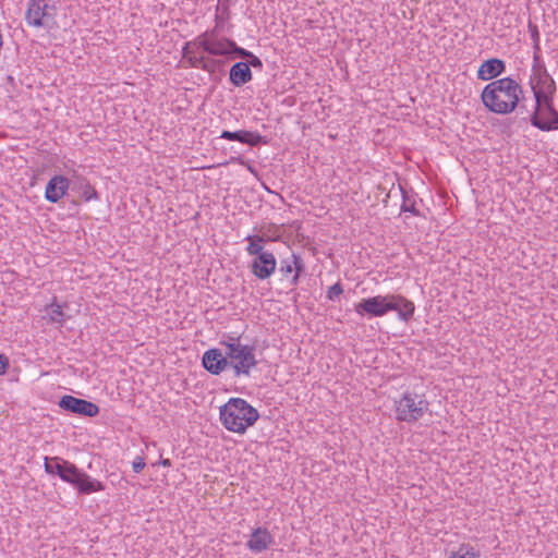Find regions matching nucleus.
<instances>
[{
	"label": "nucleus",
	"mask_w": 558,
	"mask_h": 558,
	"mask_svg": "<svg viewBox=\"0 0 558 558\" xmlns=\"http://www.w3.org/2000/svg\"><path fill=\"white\" fill-rule=\"evenodd\" d=\"M523 98L522 86L510 76L490 82L481 94V100L485 108L496 114L513 112Z\"/></svg>",
	"instance_id": "obj_1"
},
{
	"label": "nucleus",
	"mask_w": 558,
	"mask_h": 558,
	"mask_svg": "<svg viewBox=\"0 0 558 558\" xmlns=\"http://www.w3.org/2000/svg\"><path fill=\"white\" fill-rule=\"evenodd\" d=\"M258 417V411L242 398H231L220 407V421L225 428L233 433L244 434Z\"/></svg>",
	"instance_id": "obj_2"
},
{
	"label": "nucleus",
	"mask_w": 558,
	"mask_h": 558,
	"mask_svg": "<svg viewBox=\"0 0 558 558\" xmlns=\"http://www.w3.org/2000/svg\"><path fill=\"white\" fill-rule=\"evenodd\" d=\"M245 240L248 242L247 254L254 256L250 265L252 274L259 280L268 279L276 270L277 259L271 252L264 248L265 235H247Z\"/></svg>",
	"instance_id": "obj_3"
},
{
	"label": "nucleus",
	"mask_w": 558,
	"mask_h": 558,
	"mask_svg": "<svg viewBox=\"0 0 558 558\" xmlns=\"http://www.w3.org/2000/svg\"><path fill=\"white\" fill-rule=\"evenodd\" d=\"M429 402L422 395L412 391H405L401 398L396 401V420L412 424L421 420L428 411Z\"/></svg>",
	"instance_id": "obj_4"
},
{
	"label": "nucleus",
	"mask_w": 558,
	"mask_h": 558,
	"mask_svg": "<svg viewBox=\"0 0 558 558\" xmlns=\"http://www.w3.org/2000/svg\"><path fill=\"white\" fill-rule=\"evenodd\" d=\"M536 96L535 109L530 117L531 124L543 131L558 130V110L554 106V97Z\"/></svg>",
	"instance_id": "obj_5"
},
{
	"label": "nucleus",
	"mask_w": 558,
	"mask_h": 558,
	"mask_svg": "<svg viewBox=\"0 0 558 558\" xmlns=\"http://www.w3.org/2000/svg\"><path fill=\"white\" fill-rule=\"evenodd\" d=\"M60 478L74 486L78 494L82 495H89L105 489L101 482L90 477L87 473L83 472L74 463H71L68 460L63 464V471Z\"/></svg>",
	"instance_id": "obj_6"
},
{
	"label": "nucleus",
	"mask_w": 558,
	"mask_h": 558,
	"mask_svg": "<svg viewBox=\"0 0 558 558\" xmlns=\"http://www.w3.org/2000/svg\"><path fill=\"white\" fill-rule=\"evenodd\" d=\"M228 357L229 367L232 368L235 377L250 376L251 369L258 364L254 344L243 343L238 348L231 347Z\"/></svg>",
	"instance_id": "obj_7"
},
{
	"label": "nucleus",
	"mask_w": 558,
	"mask_h": 558,
	"mask_svg": "<svg viewBox=\"0 0 558 558\" xmlns=\"http://www.w3.org/2000/svg\"><path fill=\"white\" fill-rule=\"evenodd\" d=\"M56 7L46 0H29L25 13L26 22L35 27H51L54 24Z\"/></svg>",
	"instance_id": "obj_8"
},
{
	"label": "nucleus",
	"mask_w": 558,
	"mask_h": 558,
	"mask_svg": "<svg viewBox=\"0 0 558 558\" xmlns=\"http://www.w3.org/2000/svg\"><path fill=\"white\" fill-rule=\"evenodd\" d=\"M232 39L227 37L218 38L214 33H203L194 39L197 48L213 57H226L229 59Z\"/></svg>",
	"instance_id": "obj_9"
},
{
	"label": "nucleus",
	"mask_w": 558,
	"mask_h": 558,
	"mask_svg": "<svg viewBox=\"0 0 558 558\" xmlns=\"http://www.w3.org/2000/svg\"><path fill=\"white\" fill-rule=\"evenodd\" d=\"M391 308L393 304L390 302V294L365 298L354 306L359 315L368 317H381L391 312Z\"/></svg>",
	"instance_id": "obj_10"
},
{
	"label": "nucleus",
	"mask_w": 558,
	"mask_h": 558,
	"mask_svg": "<svg viewBox=\"0 0 558 558\" xmlns=\"http://www.w3.org/2000/svg\"><path fill=\"white\" fill-rule=\"evenodd\" d=\"M530 85L533 92L534 98L554 97L557 90L554 78L547 72L546 66H532V74L530 76Z\"/></svg>",
	"instance_id": "obj_11"
},
{
	"label": "nucleus",
	"mask_w": 558,
	"mask_h": 558,
	"mask_svg": "<svg viewBox=\"0 0 558 558\" xmlns=\"http://www.w3.org/2000/svg\"><path fill=\"white\" fill-rule=\"evenodd\" d=\"M58 405L66 412L86 417H94L99 413V407L96 403L71 395L62 396Z\"/></svg>",
	"instance_id": "obj_12"
},
{
	"label": "nucleus",
	"mask_w": 558,
	"mask_h": 558,
	"mask_svg": "<svg viewBox=\"0 0 558 558\" xmlns=\"http://www.w3.org/2000/svg\"><path fill=\"white\" fill-rule=\"evenodd\" d=\"M228 352L225 354L220 349L211 348L203 354L202 365L213 375H220L229 366Z\"/></svg>",
	"instance_id": "obj_13"
},
{
	"label": "nucleus",
	"mask_w": 558,
	"mask_h": 558,
	"mask_svg": "<svg viewBox=\"0 0 558 558\" xmlns=\"http://www.w3.org/2000/svg\"><path fill=\"white\" fill-rule=\"evenodd\" d=\"M220 137L228 141H236L251 147L268 144V138L266 136L247 130H238L234 132L223 130Z\"/></svg>",
	"instance_id": "obj_14"
},
{
	"label": "nucleus",
	"mask_w": 558,
	"mask_h": 558,
	"mask_svg": "<svg viewBox=\"0 0 558 558\" xmlns=\"http://www.w3.org/2000/svg\"><path fill=\"white\" fill-rule=\"evenodd\" d=\"M274 542L270 532L266 527L259 526L253 530L246 546L252 553L260 554L267 550Z\"/></svg>",
	"instance_id": "obj_15"
},
{
	"label": "nucleus",
	"mask_w": 558,
	"mask_h": 558,
	"mask_svg": "<svg viewBox=\"0 0 558 558\" xmlns=\"http://www.w3.org/2000/svg\"><path fill=\"white\" fill-rule=\"evenodd\" d=\"M70 187V181L64 175L52 177L45 191V197L50 203H58L66 193Z\"/></svg>",
	"instance_id": "obj_16"
},
{
	"label": "nucleus",
	"mask_w": 558,
	"mask_h": 558,
	"mask_svg": "<svg viewBox=\"0 0 558 558\" xmlns=\"http://www.w3.org/2000/svg\"><path fill=\"white\" fill-rule=\"evenodd\" d=\"M506 72V63L498 58L485 60L477 70V78L481 81L494 80Z\"/></svg>",
	"instance_id": "obj_17"
},
{
	"label": "nucleus",
	"mask_w": 558,
	"mask_h": 558,
	"mask_svg": "<svg viewBox=\"0 0 558 558\" xmlns=\"http://www.w3.org/2000/svg\"><path fill=\"white\" fill-rule=\"evenodd\" d=\"M304 270V263L299 255L294 253L290 258H283L280 262L279 271L284 276H290L293 271L294 275L290 279V284L295 287L299 283L300 275Z\"/></svg>",
	"instance_id": "obj_18"
},
{
	"label": "nucleus",
	"mask_w": 558,
	"mask_h": 558,
	"mask_svg": "<svg viewBox=\"0 0 558 558\" xmlns=\"http://www.w3.org/2000/svg\"><path fill=\"white\" fill-rule=\"evenodd\" d=\"M253 78L250 64L244 61L235 62L229 70V81L235 87H241Z\"/></svg>",
	"instance_id": "obj_19"
},
{
	"label": "nucleus",
	"mask_w": 558,
	"mask_h": 558,
	"mask_svg": "<svg viewBox=\"0 0 558 558\" xmlns=\"http://www.w3.org/2000/svg\"><path fill=\"white\" fill-rule=\"evenodd\" d=\"M390 302L393 304L391 312H397L399 319L409 322L414 314L415 305L401 294H390Z\"/></svg>",
	"instance_id": "obj_20"
},
{
	"label": "nucleus",
	"mask_w": 558,
	"mask_h": 558,
	"mask_svg": "<svg viewBox=\"0 0 558 558\" xmlns=\"http://www.w3.org/2000/svg\"><path fill=\"white\" fill-rule=\"evenodd\" d=\"M72 190L76 191L85 202L98 199L99 197L97 191L89 183V181L82 177L76 179V181L73 183Z\"/></svg>",
	"instance_id": "obj_21"
},
{
	"label": "nucleus",
	"mask_w": 558,
	"mask_h": 558,
	"mask_svg": "<svg viewBox=\"0 0 558 558\" xmlns=\"http://www.w3.org/2000/svg\"><path fill=\"white\" fill-rule=\"evenodd\" d=\"M66 462V460L60 458V457H46L44 462V468L46 473L51 475H58L61 476V473L63 471V464Z\"/></svg>",
	"instance_id": "obj_22"
},
{
	"label": "nucleus",
	"mask_w": 558,
	"mask_h": 558,
	"mask_svg": "<svg viewBox=\"0 0 558 558\" xmlns=\"http://www.w3.org/2000/svg\"><path fill=\"white\" fill-rule=\"evenodd\" d=\"M400 192L402 194V205H401V211L403 213H411L413 216H421L420 210L416 208L415 198L413 196H410L405 190L402 189V186H399Z\"/></svg>",
	"instance_id": "obj_23"
},
{
	"label": "nucleus",
	"mask_w": 558,
	"mask_h": 558,
	"mask_svg": "<svg viewBox=\"0 0 558 558\" xmlns=\"http://www.w3.org/2000/svg\"><path fill=\"white\" fill-rule=\"evenodd\" d=\"M228 45L230 46L229 60H233L235 58L247 60L248 57H251L252 51L238 46V44L234 40H232L231 44Z\"/></svg>",
	"instance_id": "obj_24"
},
{
	"label": "nucleus",
	"mask_w": 558,
	"mask_h": 558,
	"mask_svg": "<svg viewBox=\"0 0 558 558\" xmlns=\"http://www.w3.org/2000/svg\"><path fill=\"white\" fill-rule=\"evenodd\" d=\"M478 554L469 544H462L459 549L450 555L449 558H477Z\"/></svg>",
	"instance_id": "obj_25"
},
{
	"label": "nucleus",
	"mask_w": 558,
	"mask_h": 558,
	"mask_svg": "<svg viewBox=\"0 0 558 558\" xmlns=\"http://www.w3.org/2000/svg\"><path fill=\"white\" fill-rule=\"evenodd\" d=\"M48 314L50 316V320L53 323H58L59 325H63L64 323V313L61 306L57 303H52L48 307Z\"/></svg>",
	"instance_id": "obj_26"
},
{
	"label": "nucleus",
	"mask_w": 558,
	"mask_h": 558,
	"mask_svg": "<svg viewBox=\"0 0 558 558\" xmlns=\"http://www.w3.org/2000/svg\"><path fill=\"white\" fill-rule=\"evenodd\" d=\"M222 345L226 347V352H230L231 351V347H240L242 345V337L241 336H235V335H226L223 337V340L220 342Z\"/></svg>",
	"instance_id": "obj_27"
},
{
	"label": "nucleus",
	"mask_w": 558,
	"mask_h": 558,
	"mask_svg": "<svg viewBox=\"0 0 558 558\" xmlns=\"http://www.w3.org/2000/svg\"><path fill=\"white\" fill-rule=\"evenodd\" d=\"M220 64H222L221 60L203 57V63L201 64V69L206 72L213 73L215 72L216 68Z\"/></svg>",
	"instance_id": "obj_28"
},
{
	"label": "nucleus",
	"mask_w": 558,
	"mask_h": 558,
	"mask_svg": "<svg viewBox=\"0 0 558 558\" xmlns=\"http://www.w3.org/2000/svg\"><path fill=\"white\" fill-rule=\"evenodd\" d=\"M343 293V288L340 282H336L333 286L329 287L326 298L329 301H336Z\"/></svg>",
	"instance_id": "obj_29"
},
{
	"label": "nucleus",
	"mask_w": 558,
	"mask_h": 558,
	"mask_svg": "<svg viewBox=\"0 0 558 558\" xmlns=\"http://www.w3.org/2000/svg\"><path fill=\"white\" fill-rule=\"evenodd\" d=\"M245 62L250 64V68L252 66V68L258 69V70L263 69V61L257 56H255L253 52L251 53V57H248V59Z\"/></svg>",
	"instance_id": "obj_30"
},
{
	"label": "nucleus",
	"mask_w": 558,
	"mask_h": 558,
	"mask_svg": "<svg viewBox=\"0 0 558 558\" xmlns=\"http://www.w3.org/2000/svg\"><path fill=\"white\" fill-rule=\"evenodd\" d=\"M527 28H529V33H530L532 41H539V32H538L537 25L530 21L527 24Z\"/></svg>",
	"instance_id": "obj_31"
},
{
	"label": "nucleus",
	"mask_w": 558,
	"mask_h": 558,
	"mask_svg": "<svg viewBox=\"0 0 558 558\" xmlns=\"http://www.w3.org/2000/svg\"><path fill=\"white\" fill-rule=\"evenodd\" d=\"M145 465L144 459L142 457H136L132 463V469L135 473H141Z\"/></svg>",
	"instance_id": "obj_32"
},
{
	"label": "nucleus",
	"mask_w": 558,
	"mask_h": 558,
	"mask_svg": "<svg viewBox=\"0 0 558 558\" xmlns=\"http://www.w3.org/2000/svg\"><path fill=\"white\" fill-rule=\"evenodd\" d=\"M186 60L191 66L201 69V64L203 63V56L198 57V56L190 54L186 58Z\"/></svg>",
	"instance_id": "obj_33"
},
{
	"label": "nucleus",
	"mask_w": 558,
	"mask_h": 558,
	"mask_svg": "<svg viewBox=\"0 0 558 558\" xmlns=\"http://www.w3.org/2000/svg\"><path fill=\"white\" fill-rule=\"evenodd\" d=\"M218 5H217V10H221L222 11V14H226L227 17L229 16L230 14V3H231V0H218Z\"/></svg>",
	"instance_id": "obj_34"
},
{
	"label": "nucleus",
	"mask_w": 558,
	"mask_h": 558,
	"mask_svg": "<svg viewBox=\"0 0 558 558\" xmlns=\"http://www.w3.org/2000/svg\"><path fill=\"white\" fill-rule=\"evenodd\" d=\"M9 367V359L4 354H0V375L4 374Z\"/></svg>",
	"instance_id": "obj_35"
},
{
	"label": "nucleus",
	"mask_w": 558,
	"mask_h": 558,
	"mask_svg": "<svg viewBox=\"0 0 558 558\" xmlns=\"http://www.w3.org/2000/svg\"><path fill=\"white\" fill-rule=\"evenodd\" d=\"M191 46H196L194 44V40L193 41H187L184 44L183 46V49H182V52H183V57L186 59L190 54H192V51H191Z\"/></svg>",
	"instance_id": "obj_36"
},
{
	"label": "nucleus",
	"mask_w": 558,
	"mask_h": 558,
	"mask_svg": "<svg viewBox=\"0 0 558 558\" xmlns=\"http://www.w3.org/2000/svg\"><path fill=\"white\" fill-rule=\"evenodd\" d=\"M545 66V64L542 62L541 53L539 54H533V65L532 66Z\"/></svg>",
	"instance_id": "obj_37"
},
{
	"label": "nucleus",
	"mask_w": 558,
	"mask_h": 558,
	"mask_svg": "<svg viewBox=\"0 0 558 558\" xmlns=\"http://www.w3.org/2000/svg\"><path fill=\"white\" fill-rule=\"evenodd\" d=\"M533 54H539L541 53V46L539 41H533Z\"/></svg>",
	"instance_id": "obj_38"
},
{
	"label": "nucleus",
	"mask_w": 558,
	"mask_h": 558,
	"mask_svg": "<svg viewBox=\"0 0 558 558\" xmlns=\"http://www.w3.org/2000/svg\"><path fill=\"white\" fill-rule=\"evenodd\" d=\"M160 464L162 466H170L171 465V461L169 459H161L160 460Z\"/></svg>",
	"instance_id": "obj_39"
},
{
	"label": "nucleus",
	"mask_w": 558,
	"mask_h": 558,
	"mask_svg": "<svg viewBox=\"0 0 558 558\" xmlns=\"http://www.w3.org/2000/svg\"><path fill=\"white\" fill-rule=\"evenodd\" d=\"M235 160L242 166L246 165V161L242 157H238Z\"/></svg>",
	"instance_id": "obj_40"
}]
</instances>
